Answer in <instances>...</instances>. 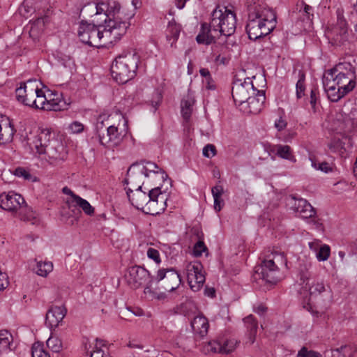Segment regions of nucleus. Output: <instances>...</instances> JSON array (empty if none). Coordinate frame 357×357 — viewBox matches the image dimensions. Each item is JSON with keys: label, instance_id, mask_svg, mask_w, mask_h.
Instances as JSON below:
<instances>
[{"label": "nucleus", "instance_id": "nucleus-23", "mask_svg": "<svg viewBox=\"0 0 357 357\" xmlns=\"http://www.w3.org/2000/svg\"><path fill=\"white\" fill-rule=\"evenodd\" d=\"M265 100V91L256 89L255 93L251 94L245 102H248L251 113L258 114L262 109Z\"/></svg>", "mask_w": 357, "mask_h": 357}, {"label": "nucleus", "instance_id": "nucleus-52", "mask_svg": "<svg viewBox=\"0 0 357 357\" xmlns=\"http://www.w3.org/2000/svg\"><path fill=\"white\" fill-rule=\"evenodd\" d=\"M14 175L19 177L22 178L24 180H31V175L30 173L24 167H17L14 170Z\"/></svg>", "mask_w": 357, "mask_h": 357}, {"label": "nucleus", "instance_id": "nucleus-42", "mask_svg": "<svg viewBox=\"0 0 357 357\" xmlns=\"http://www.w3.org/2000/svg\"><path fill=\"white\" fill-rule=\"evenodd\" d=\"M32 357H50L49 354L45 350L43 343L35 342L31 347Z\"/></svg>", "mask_w": 357, "mask_h": 357}, {"label": "nucleus", "instance_id": "nucleus-50", "mask_svg": "<svg viewBox=\"0 0 357 357\" xmlns=\"http://www.w3.org/2000/svg\"><path fill=\"white\" fill-rule=\"evenodd\" d=\"M148 258L154 261L156 264L161 263V259L159 251L153 248H149L146 252Z\"/></svg>", "mask_w": 357, "mask_h": 357}, {"label": "nucleus", "instance_id": "nucleus-2", "mask_svg": "<svg viewBox=\"0 0 357 357\" xmlns=\"http://www.w3.org/2000/svg\"><path fill=\"white\" fill-rule=\"evenodd\" d=\"M248 20L246 31L250 40L269 34L276 26V15L263 0H246Z\"/></svg>", "mask_w": 357, "mask_h": 357}, {"label": "nucleus", "instance_id": "nucleus-1", "mask_svg": "<svg viewBox=\"0 0 357 357\" xmlns=\"http://www.w3.org/2000/svg\"><path fill=\"white\" fill-rule=\"evenodd\" d=\"M91 6L96 9V14L104 13L106 18L98 26L81 22L77 31L79 40L93 47H99L101 42L104 44L116 43L126 34L134 13L122 8L115 0L101 1Z\"/></svg>", "mask_w": 357, "mask_h": 357}, {"label": "nucleus", "instance_id": "nucleus-49", "mask_svg": "<svg viewBox=\"0 0 357 357\" xmlns=\"http://www.w3.org/2000/svg\"><path fill=\"white\" fill-rule=\"evenodd\" d=\"M162 93L159 91H155L153 93L152 98L150 100V102L151 106L153 108V112H155L158 107H159L160 104L162 102Z\"/></svg>", "mask_w": 357, "mask_h": 357}, {"label": "nucleus", "instance_id": "nucleus-39", "mask_svg": "<svg viewBox=\"0 0 357 357\" xmlns=\"http://www.w3.org/2000/svg\"><path fill=\"white\" fill-rule=\"evenodd\" d=\"M181 27L174 22H169L167 29V38L168 40H173V43L178 38Z\"/></svg>", "mask_w": 357, "mask_h": 357}, {"label": "nucleus", "instance_id": "nucleus-48", "mask_svg": "<svg viewBox=\"0 0 357 357\" xmlns=\"http://www.w3.org/2000/svg\"><path fill=\"white\" fill-rule=\"evenodd\" d=\"M335 33V36L334 40L335 43L339 44H343L345 41L348 40L349 38V33L346 29L338 30L337 31H334Z\"/></svg>", "mask_w": 357, "mask_h": 357}, {"label": "nucleus", "instance_id": "nucleus-14", "mask_svg": "<svg viewBox=\"0 0 357 357\" xmlns=\"http://www.w3.org/2000/svg\"><path fill=\"white\" fill-rule=\"evenodd\" d=\"M257 276L266 283L271 284H276L280 280V272L274 265V262L271 261L267 258L264 259L261 264L256 268L255 278Z\"/></svg>", "mask_w": 357, "mask_h": 357}, {"label": "nucleus", "instance_id": "nucleus-38", "mask_svg": "<svg viewBox=\"0 0 357 357\" xmlns=\"http://www.w3.org/2000/svg\"><path fill=\"white\" fill-rule=\"evenodd\" d=\"M47 98L44 91L38 87L36 95V105H33L31 107L46 110V105L47 104Z\"/></svg>", "mask_w": 357, "mask_h": 357}, {"label": "nucleus", "instance_id": "nucleus-44", "mask_svg": "<svg viewBox=\"0 0 357 357\" xmlns=\"http://www.w3.org/2000/svg\"><path fill=\"white\" fill-rule=\"evenodd\" d=\"M330 254V246L326 244H323L321 247L319 248L315 256L319 261H325L329 258Z\"/></svg>", "mask_w": 357, "mask_h": 357}, {"label": "nucleus", "instance_id": "nucleus-47", "mask_svg": "<svg viewBox=\"0 0 357 357\" xmlns=\"http://www.w3.org/2000/svg\"><path fill=\"white\" fill-rule=\"evenodd\" d=\"M151 285H148L144 287V293L145 294H149L152 298L157 299V300H164L167 298V295L164 292H160L158 293L153 290L151 289Z\"/></svg>", "mask_w": 357, "mask_h": 357}, {"label": "nucleus", "instance_id": "nucleus-20", "mask_svg": "<svg viewBox=\"0 0 357 357\" xmlns=\"http://www.w3.org/2000/svg\"><path fill=\"white\" fill-rule=\"evenodd\" d=\"M323 85L326 96L331 102H337L349 93L342 88L337 86L333 81L330 80L324 75L323 77Z\"/></svg>", "mask_w": 357, "mask_h": 357}, {"label": "nucleus", "instance_id": "nucleus-15", "mask_svg": "<svg viewBox=\"0 0 357 357\" xmlns=\"http://www.w3.org/2000/svg\"><path fill=\"white\" fill-rule=\"evenodd\" d=\"M310 277L311 273L307 268L300 271V280L302 281V284H305V287L308 289L309 294L311 298H315L323 293H331L329 286L326 288L323 280L317 278L311 283H309Z\"/></svg>", "mask_w": 357, "mask_h": 357}, {"label": "nucleus", "instance_id": "nucleus-7", "mask_svg": "<svg viewBox=\"0 0 357 357\" xmlns=\"http://www.w3.org/2000/svg\"><path fill=\"white\" fill-rule=\"evenodd\" d=\"M115 116L119 120L117 126L110 125L106 128V133L100 135V144L108 147L119 146L128 132V120L121 113H116Z\"/></svg>", "mask_w": 357, "mask_h": 357}, {"label": "nucleus", "instance_id": "nucleus-33", "mask_svg": "<svg viewBox=\"0 0 357 357\" xmlns=\"http://www.w3.org/2000/svg\"><path fill=\"white\" fill-rule=\"evenodd\" d=\"M73 204L76 206H79L85 214L87 215H92L94 213V208L90 204V203L82 198L79 196L74 197V203Z\"/></svg>", "mask_w": 357, "mask_h": 357}, {"label": "nucleus", "instance_id": "nucleus-62", "mask_svg": "<svg viewBox=\"0 0 357 357\" xmlns=\"http://www.w3.org/2000/svg\"><path fill=\"white\" fill-rule=\"evenodd\" d=\"M267 308L263 305L259 304L257 307H254V312L259 315L264 314L266 312Z\"/></svg>", "mask_w": 357, "mask_h": 357}, {"label": "nucleus", "instance_id": "nucleus-63", "mask_svg": "<svg viewBox=\"0 0 357 357\" xmlns=\"http://www.w3.org/2000/svg\"><path fill=\"white\" fill-rule=\"evenodd\" d=\"M63 192L66 195H70L71 197V200L70 201H68V202H70L72 204L74 203V197L75 196H77V195H75L70 188H68V187H64L62 190Z\"/></svg>", "mask_w": 357, "mask_h": 357}, {"label": "nucleus", "instance_id": "nucleus-46", "mask_svg": "<svg viewBox=\"0 0 357 357\" xmlns=\"http://www.w3.org/2000/svg\"><path fill=\"white\" fill-rule=\"evenodd\" d=\"M297 357H323V356L318 351L309 350L307 347H303L298 351Z\"/></svg>", "mask_w": 357, "mask_h": 357}, {"label": "nucleus", "instance_id": "nucleus-5", "mask_svg": "<svg viewBox=\"0 0 357 357\" xmlns=\"http://www.w3.org/2000/svg\"><path fill=\"white\" fill-rule=\"evenodd\" d=\"M210 26L217 36H229L236 31V15L227 7L218 6L211 14Z\"/></svg>", "mask_w": 357, "mask_h": 357}, {"label": "nucleus", "instance_id": "nucleus-61", "mask_svg": "<svg viewBox=\"0 0 357 357\" xmlns=\"http://www.w3.org/2000/svg\"><path fill=\"white\" fill-rule=\"evenodd\" d=\"M214 199V209L216 211H220L223 206V200L222 197L215 198Z\"/></svg>", "mask_w": 357, "mask_h": 357}, {"label": "nucleus", "instance_id": "nucleus-11", "mask_svg": "<svg viewBox=\"0 0 357 357\" xmlns=\"http://www.w3.org/2000/svg\"><path fill=\"white\" fill-rule=\"evenodd\" d=\"M256 88L252 84L251 78H244V81L236 79L231 89L233 99L236 103L241 105L249 100L251 94L255 93Z\"/></svg>", "mask_w": 357, "mask_h": 357}, {"label": "nucleus", "instance_id": "nucleus-24", "mask_svg": "<svg viewBox=\"0 0 357 357\" xmlns=\"http://www.w3.org/2000/svg\"><path fill=\"white\" fill-rule=\"evenodd\" d=\"M47 111H61L65 109L66 103L62 98V95L57 93H51L48 95Z\"/></svg>", "mask_w": 357, "mask_h": 357}, {"label": "nucleus", "instance_id": "nucleus-13", "mask_svg": "<svg viewBox=\"0 0 357 357\" xmlns=\"http://www.w3.org/2000/svg\"><path fill=\"white\" fill-rule=\"evenodd\" d=\"M0 206L4 210L17 213L25 209L26 204L21 195L9 191L0 195Z\"/></svg>", "mask_w": 357, "mask_h": 357}, {"label": "nucleus", "instance_id": "nucleus-45", "mask_svg": "<svg viewBox=\"0 0 357 357\" xmlns=\"http://www.w3.org/2000/svg\"><path fill=\"white\" fill-rule=\"evenodd\" d=\"M47 346L54 352H59L61 349L62 344L61 340L55 337H50L47 340Z\"/></svg>", "mask_w": 357, "mask_h": 357}, {"label": "nucleus", "instance_id": "nucleus-32", "mask_svg": "<svg viewBox=\"0 0 357 357\" xmlns=\"http://www.w3.org/2000/svg\"><path fill=\"white\" fill-rule=\"evenodd\" d=\"M105 342L104 340L96 338L92 350L89 351L90 357H110L108 353L102 349V347L106 346Z\"/></svg>", "mask_w": 357, "mask_h": 357}, {"label": "nucleus", "instance_id": "nucleus-56", "mask_svg": "<svg viewBox=\"0 0 357 357\" xmlns=\"http://www.w3.org/2000/svg\"><path fill=\"white\" fill-rule=\"evenodd\" d=\"M322 245L323 244L319 240H314L308 243L310 249L314 253V255H316Z\"/></svg>", "mask_w": 357, "mask_h": 357}, {"label": "nucleus", "instance_id": "nucleus-37", "mask_svg": "<svg viewBox=\"0 0 357 357\" xmlns=\"http://www.w3.org/2000/svg\"><path fill=\"white\" fill-rule=\"evenodd\" d=\"M237 344L238 342L235 339L226 340L222 342H220L218 351L220 353L227 354L234 351Z\"/></svg>", "mask_w": 357, "mask_h": 357}, {"label": "nucleus", "instance_id": "nucleus-40", "mask_svg": "<svg viewBox=\"0 0 357 357\" xmlns=\"http://www.w3.org/2000/svg\"><path fill=\"white\" fill-rule=\"evenodd\" d=\"M109 116H107L105 114H102L99 115V116L97 119V121L95 126V130H96V135L97 136L98 139V142H100V135L103 136V135H105L106 129L104 128V122L105 121L109 119Z\"/></svg>", "mask_w": 357, "mask_h": 357}, {"label": "nucleus", "instance_id": "nucleus-51", "mask_svg": "<svg viewBox=\"0 0 357 357\" xmlns=\"http://www.w3.org/2000/svg\"><path fill=\"white\" fill-rule=\"evenodd\" d=\"M206 250H207V248H206V246L205 245L204 243L202 241H199L194 245L192 252L195 257H199Z\"/></svg>", "mask_w": 357, "mask_h": 357}, {"label": "nucleus", "instance_id": "nucleus-22", "mask_svg": "<svg viewBox=\"0 0 357 357\" xmlns=\"http://www.w3.org/2000/svg\"><path fill=\"white\" fill-rule=\"evenodd\" d=\"M16 130L10 119L0 116V144H4L13 140Z\"/></svg>", "mask_w": 357, "mask_h": 357}, {"label": "nucleus", "instance_id": "nucleus-58", "mask_svg": "<svg viewBox=\"0 0 357 357\" xmlns=\"http://www.w3.org/2000/svg\"><path fill=\"white\" fill-rule=\"evenodd\" d=\"M343 29H346L347 31H348L347 22V21L344 18L338 17L337 23V26L334 29V31H337V29L338 30H343Z\"/></svg>", "mask_w": 357, "mask_h": 357}, {"label": "nucleus", "instance_id": "nucleus-4", "mask_svg": "<svg viewBox=\"0 0 357 357\" xmlns=\"http://www.w3.org/2000/svg\"><path fill=\"white\" fill-rule=\"evenodd\" d=\"M52 135L49 129H43L34 137L31 143V148L40 155H46L50 159H63L65 148L61 141Z\"/></svg>", "mask_w": 357, "mask_h": 357}, {"label": "nucleus", "instance_id": "nucleus-3", "mask_svg": "<svg viewBox=\"0 0 357 357\" xmlns=\"http://www.w3.org/2000/svg\"><path fill=\"white\" fill-rule=\"evenodd\" d=\"M139 63V56L136 52H127L116 56L111 66L113 79L120 84L135 78Z\"/></svg>", "mask_w": 357, "mask_h": 357}, {"label": "nucleus", "instance_id": "nucleus-10", "mask_svg": "<svg viewBox=\"0 0 357 357\" xmlns=\"http://www.w3.org/2000/svg\"><path fill=\"white\" fill-rule=\"evenodd\" d=\"M185 271L190 289L194 291L200 290L206 280L202 264L198 261L188 263Z\"/></svg>", "mask_w": 357, "mask_h": 357}, {"label": "nucleus", "instance_id": "nucleus-29", "mask_svg": "<svg viewBox=\"0 0 357 357\" xmlns=\"http://www.w3.org/2000/svg\"><path fill=\"white\" fill-rule=\"evenodd\" d=\"M194 102L195 100L193 97L190 94H188L181 100V114L183 119H185L186 121H188L190 118Z\"/></svg>", "mask_w": 357, "mask_h": 357}, {"label": "nucleus", "instance_id": "nucleus-34", "mask_svg": "<svg viewBox=\"0 0 357 357\" xmlns=\"http://www.w3.org/2000/svg\"><path fill=\"white\" fill-rule=\"evenodd\" d=\"M339 357H355L357 347L354 344H345L335 350Z\"/></svg>", "mask_w": 357, "mask_h": 357}, {"label": "nucleus", "instance_id": "nucleus-28", "mask_svg": "<svg viewBox=\"0 0 357 357\" xmlns=\"http://www.w3.org/2000/svg\"><path fill=\"white\" fill-rule=\"evenodd\" d=\"M272 151L280 158L296 162L295 156L293 154L291 147L288 145L277 144L273 147Z\"/></svg>", "mask_w": 357, "mask_h": 357}, {"label": "nucleus", "instance_id": "nucleus-31", "mask_svg": "<svg viewBox=\"0 0 357 357\" xmlns=\"http://www.w3.org/2000/svg\"><path fill=\"white\" fill-rule=\"evenodd\" d=\"M54 265L50 261H39L36 263V273L39 276L46 278L53 271Z\"/></svg>", "mask_w": 357, "mask_h": 357}, {"label": "nucleus", "instance_id": "nucleus-26", "mask_svg": "<svg viewBox=\"0 0 357 357\" xmlns=\"http://www.w3.org/2000/svg\"><path fill=\"white\" fill-rule=\"evenodd\" d=\"M191 327L195 334L204 337L208 333L209 324L206 317L197 316L191 321Z\"/></svg>", "mask_w": 357, "mask_h": 357}, {"label": "nucleus", "instance_id": "nucleus-21", "mask_svg": "<svg viewBox=\"0 0 357 357\" xmlns=\"http://www.w3.org/2000/svg\"><path fill=\"white\" fill-rule=\"evenodd\" d=\"M66 314V310L63 306H52L46 314L45 324L50 328H54L59 326Z\"/></svg>", "mask_w": 357, "mask_h": 357}, {"label": "nucleus", "instance_id": "nucleus-54", "mask_svg": "<svg viewBox=\"0 0 357 357\" xmlns=\"http://www.w3.org/2000/svg\"><path fill=\"white\" fill-rule=\"evenodd\" d=\"M319 98V90L318 88L314 86L310 90V96L309 99V102L311 105L312 108H314L317 104V100Z\"/></svg>", "mask_w": 357, "mask_h": 357}, {"label": "nucleus", "instance_id": "nucleus-17", "mask_svg": "<svg viewBox=\"0 0 357 357\" xmlns=\"http://www.w3.org/2000/svg\"><path fill=\"white\" fill-rule=\"evenodd\" d=\"M158 169H159V167L157 165L151 162H147L146 166L142 167L132 165L128 170V177L125 179V183L127 184L132 183L137 178H139L141 181V178L143 176L148 177L149 176V173L152 172L155 175L158 173V171H157Z\"/></svg>", "mask_w": 357, "mask_h": 357}, {"label": "nucleus", "instance_id": "nucleus-8", "mask_svg": "<svg viewBox=\"0 0 357 357\" xmlns=\"http://www.w3.org/2000/svg\"><path fill=\"white\" fill-rule=\"evenodd\" d=\"M154 282L156 283L162 282V288L168 292H172L180 286L182 280L180 274L174 268H160L154 275Z\"/></svg>", "mask_w": 357, "mask_h": 357}, {"label": "nucleus", "instance_id": "nucleus-36", "mask_svg": "<svg viewBox=\"0 0 357 357\" xmlns=\"http://www.w3.org/2000/svg\"><path fill=\"white\" fill-rule=\"evenodd\" d=\"M312 167L316 170H320L322 172L328 174L333 172V165L327 162H320L314 158H310Z\"/></svg>", "mask_w": 357, "mask_h": 357}, {"label": "nucleus", "instance_id": "nucleus-53", "mask_svg": "<svg viewBox=\"0 0 357 357\" xmlns=\"http://www.w3.org/2000/svg\"><path fill=\"white\" fill-rule=\"evenodd\" d=\"M203 155L211 158L216 154V149L214 145L208 144L206 145L202 150Z\"/></svg>", "mask_w": 357, "mask_h": 357}, {"label": "nucleus", "instance_id": "nucleus-27", "mask_svg": "<svg viewBox=\"0 0 357 357\" xmlns=\"http://www.w3.org/2000/svg\"><path fill=\"white\" fill-rule=\"evenodd\" d=\"M13 338L6 330H0V355H6L12 351Z\"/></svg>", "mask_w": 357, "mask_h": 357}, {"label": "nucleus", "instance_id": "nucleus-59", "mask_svg": "<svg viewBox=\"0 0 357 357\" xmlns=\"http://www.w3.org/2000/svg\"><path fill=\"white\" fill-rule=\"evenodd\" d=\"M9 282L6 274L0 272V291L8 286Z\"/></svg>", "mask_w": 357, "mask_h": 357}, {"label": "nucleus", "instance_id": "nucleus-16", "mask_svg": "<svg viewBox=\"0 0 357 357\" xmlns=\"http://www.w3.org/2000/svg\"><path fill=\"white\" fill-rule=\"evenodd\" d=\"M150 196L146 213L151 215L162 213L167 206L166 195L161 192L160 188H155L150 190Z\"/></svg>", "mask_w": 357, "mask_h": 357}, {"label": "nucleus", "instance_id": "nucleus-30", "mask_svg": "<svg viewBox=\"0 0 357 357\" xmlns=\"http://www.w3.org/2000/svg\"><path fill=\"white\" fill-rule=\"evenodd\" d=\"M298 80L296 84V96L297 100H300L305 96V73L301 70L297 73Z\"/></svg>", "mask_w": 357, "mask_h": 357}, {"label": "nucleus", "instance_id": "nucleus-64", "mask_svg": "<svg viewBox=\"0 0 357 357\" xmlns=\"http://www.w3.org/2000/svg\"><path fill=\"white\" fill-rule=\"evenodd\" d=\"M199 73L202 77H205L206 79H210L211 74L208 69L202 68L199 70Z\"/></svg>", "mask_w": 357, "mask_h": 357}, {"label": "nucleus", "instance_id": "nucleus-18", "mask_svg": "<svg viewBox=\"0 0 357 357\" xmlns=\"http://www.w3.org/2000/svg\"><path fill=\"white\" fill-rule=\"evenodd\" d=\"M289 205L302 218H310L314 217L316 214V211L312 205L303 198H296L295 196H291L289 200Z\"/></svg>", "mask_w": 357, "mask_h": 357}, {"label": "nucleus", "instance_id": "nucleus-9", "mask_svg": "<svg viewBox=\"0 0 357 357\" xmlns=\"http://www.w3.org/2000/svg\"><path fill=\"white\" fill-rule=\"evenodd\" d=\"M126 280L133 289H138L144 285H151L154 282V276L146 268L140 266H133L128 268Z\"/></svg>", "mask_w": 357, "mask_h": 357}, {"label": "nucleus", "instance_id": "nucleus-57", "mask_svg": "<svg viewBox=\"0 0 357 357\" xmlns=\"http://www.w3.org/2000/svg\"><path fill=\"white\" fill-rule=\"evenodd\" d=\"M211 192L213 199L222 197L223 194V188L222 185H217L212 188Z\"/></svg>", "mask_w": 357, "mask_h": 357}, {"label": "nucleus", "instance_id": "nucleus-43", "mask_svg": "<svg viewBox=\"0 0 357 357\" xmlns=\"http://www.w3.org/2000/svg\"><path fill=\"white\" fill-rule=\"evenodd\" d=\"M251 336H255L257 330V321L252 315H249L243 319Z\"/></svg>", "mask_w": 357, "mask_h": 357}, {"label": "nucleus", "instance_id": "nucleus-19", "mask_svg": "<svg viewBox=\"0 0 357 357\" xmlns=\"http://www.w3.org/2000/svg\"><path fill=\"white\" fill-rule=\"evenodd\" d=\"M128 197L131 202L132 205L138 209H144L146 211L147 203H149L150 199V190L149 193L146 194L145 192L142 190V185H137L135 191L133 192L130 188L126 190Z\"/></svg>", "mask_w": 357, "mask_h": 357}, {"label": "nucleus", "instance_id": "nucleus-41", "mask_svg": "<svg viewBox=\"0 0 357 357\" xmlns=\"http://www.w3.org/2000/svg\"><path fill=\"white\" fill-rule=\"evenodd\" d=\"M313 12L314 10L312 6L304 4L303 8L299 10V17L303 22L310 24L314 17Z\"/></svg>", "mask_w": 357, "mask_h": 357}, {"label": "nucleus", "instance_id": "nucleus-55", "mask_svg": "<svg viewBox=\"0 0 357 357\" xmlns=\"http://www.w3.org/2000/svg\"><path fill=\"white\" fill-rule=\"evenodd\" d=\"M68 128L71 132L75 134L81 133L84 129V125L79 121H73L69 125Z\"/></svg>", "mask_w": 357, "mask_h": 357}, {"label": "nucleus", "instance_id": "nucleus-60", "mask_svg": "<svg viewBox=\"0 0 357 357\" xmlns=\"http://www.w3.org/2000/svg\"><path fill=\"white\" fill-rule=\"evenodd\" d=\"M274 125L278 131H282L287 127V122L282 118H279L275 120Z\"/></svg>", "mask_w": 357, "mask_h": 357}, {"label": "nucleus", "instance_id": "nucleus-6", "mask_svg": "<svg viewBox=\"0 0 357 357\" xmlns=\"http://www.w3.org/2000/svg\"><path fill=\"white\" fill-rule=\"evenodd\" d=\"M324 76L349 93L356 84L355 67L350 63H339L334 68L328 70Z\"/></svg>", "mask_w": 357, "mask_h": 357}, {"label": "nucleus", "instance_id": "nucleus-35", "mask_svg": "<svg viewBox=\"0 0 357 357\" xmlns=\"http://www.w3.org/2000/svg\"><path fill=\"white\" fill-rule=\"evenodd\" d=\"M266 258L271 260V261L274 262V265L276 266L277 268H279V270L280 267L287 266V259L282 252H273L267 256Z\"/></svg>", "mask_w": 357, "mask_h": 357}, {"label": "nucleus", "instance_id": "nucleus-12", "mask_svg": "<svg viewBox=\"0 0 357 357\" xmlns=\"http://www.w3.org/2000/svg\"><path fill=\"white\" fill-rule=\"evenodd\" d=\"M38 89V83L36 79H29L20 84L15 90L17 100L24 105L31 107L36 105V95Z\"/></svg>", "mask_w": 357, "mask_h": 357}, {"label": "nucleus", "instance_id": "nucleus-25", "mask_svg": "<svg viewBox=\"0 0 357 357\" xmlns=\"http://www.w3.org/2000/svg\"><path fill=\"white\" fill-rule=\"evenodd\" d=\"M213 31L211 26L207 24H202L201 30L196 37V40L199 44L210 45L215 42V38L218 36L213 34Z\"/></svg>", "mask_w": 357, "mask_h": 357}]
</instances>
